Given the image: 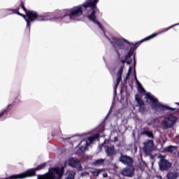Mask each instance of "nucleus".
I'll return each instance as SVG.
<instances>
[{
  "label": "nucleus",
  "instance_id": "dca6fc26",
  "mask_svg": "<svg viewBox=\"0 0 179 179\" xmlns=\"http://www.w3.org/2000/svg\"><path fill=\"white\" fill-rule=\"evenodd\" d=\"M178 173L177 172H169L168 174H167V178L168 179H176V178H178Z\"/></svg>",
  "mask_w": 179,
  "mask_h": 179
},
{
  "label": "nucleus",
  "instance_id": "7ed1b4c3",
  "mask_svg": "<svg viewBox=\"0 0 179 179\" xmlns=\"http://www.w3.org/2000/svg\"><path fill=\"white\" fill-rule=\"evenodd\" d=\"M66 166H70L74 169H77L79 171L82 170V165L80 162L76 158H69L67 161L64 162V166L59 168H52L49 170L48 173L44 175H38V179H61L64 176V170Z\"/></svg>",
  "mask_w": 179,
  "mask_h": 179
},
{
  "label": "nucleus",
  "instance_id": "4be33fe9",
  "mask_svg": "<svg viewBox=\"0 0 179 179\" xmlns=\"http://www.w3.org/2000/svg\"><path fill=\"white\" fill-rule=\"evenodd\" d=\"M147 124L148 125H153V124H155V119L150 117V119H148L147 120Z\"/></svg>",
  "mask_w": 179,
  "mask_h": 179
},
{
  "label": "nucleus",
  "instance_id": "bb28decb",
  "mask_svg": "<svg viewBox=\"0 0 179 179\" xmlns=\"http://www.w3.org/2000/svg\"><path fill=\"white\" fill-rule=\"evenodd\" d=\"M131 71H132V69L131 67H129L128 73H127V76L126 77V80H127V79H128V78H129V74L131 73Z\"/></svg>",
  "mask_w": 179,
  "mask_h": 179
},
{
  "label": "nucleus",
  "instance_id": "a878e982",
  "mask_svg": "<svg viewBox=\"0 0 179 179\" xmlns=\"http://www.w3.org/2000/svg\"><path fill=\"white\" fill-rule=\"evenodd\" d=\"M8 112V110L4 109L2 111L0 112V118L1 117H2V115H3V114H6V113Z\"/></svg>",
  "mask_w": 179,
  "mask_h": 179
},
{
  "label": "nucleus",
  "instance_id": "f8f14e48",
  "mask_svg": "<svg viewBox=\"0 0 179 179\" xmlns=\"http://www.w3.org/2000/svg\"><path fill=\"white\" fill-rule=\"evenodd\" d=\"M135 100L137 103L136 106L139 107V112L143 113L145 111V106L143 105V101L139 98V95L137 94L135 96Z\"/></svg>",
  "mask_w": 179,
  "mask_h": 179
},
{
  "label": "nucleus",
  "instance_id": "f3484780",
  "mask_svg": "<svg viewBox=\"0 0 179 179\" xmlns=\"http://www.w3.org/2000/svg\"><path fill=\"white\" fill-rule=\"evenodd\" d=\"M66 179H75V176H76V172L73 171H69L66 173Z\"/></svg>",
  "mask_w": 179,
  "mask_h": 179
},
{
  "label": "nucleus",
  "instance_id": "1a4fd4ad",
  "mask_svg": "<svg viewBox=\"0 0 179 179\" xmlns=\"http://www.w3.org/2000/svg\"><path fill=\"white\" fill-rule=\"evenodd\" d=\"M159 166L160 170H162V171H164L169 170V169H171L172 164L168 160L162 159L159 162Z\"/></svg>",
  "mask_w": 179,
  "mask_h": 179
},
{
  "label": "nucleus",
  "instance_id": "20e7f679",
  "mask_svg": "<svg viewBox=\"0 0 179 179\" xmlns=\"http://www.w3.org/2000/svg\"><path fill=\"white\" fill-rule=\"evenodd\" d=\"M105 37L106 38H107V40H109L113 47H115V50L117 52L119 59H121V55H120V52H123V51H126V50H128V46H127V44H131L129 43V41L122 38H120L114 36L109 38L106 35H105Z\"/></svg>",
  "mask_w": 179,
  "mask_h": 179
},
{
  "label": "nucleus",
  "instance_id": "2eb2a0df",
  "mask_svg": "<svg viewBox=\"0 0 179 179\" xmlns=\"http://www.w3.org/2000/svg\"><path fill=\"white\" fill-rule=\"evenodd\" d=\"M103 171H104V169H96L93 171H90V173H91L94 177H98Z\"/></svg>",
  "mask_w": 179,
  "mask_h": 179
},
{
  "label": "nucleus",
  "instance_id": "6e6552de",
  "mask_svg": "<svg viewBox=\"0 0 179 179\" xmlns=\"http://www.w3.org/2000/svg\"><path fill=\"white\" fill-rule=\"evenodd\" d=\"M176 121H177V117H174L173 115H169L164 117L161 123L163 129L173 128V127H174V124H176Z\"/></svg>",
  "mask_w": 179,
  "mask_h": 179
},
{
  "label": "nucleus",
  "instance_id": "5701e85b",
  "mask_svg": "<svg viewBox=\"0 0 179 179\" xmlns=\"http://www.w3.org/2000/svg\"><path fill=\"white\" fill-rule=\"evenodd\" d=\"M104 131V125L100 124L97 128V132L100 134V132H103Z\"/></svg>",
  "mask_w": 179,
  "mask_h": 179
},
{
  "label": "nucleus",
  "instance_id": "6ab92c4d",
  "mask_svg": "<svg viewBox=\"0 0 179 179\" xmlns=\"http://www.w3.org/2000/svg\"><path fill=\"white\" fill-rule=\"evenodd\" d=\"M104 161L105 159H97L93 163V165L98 166H103V164H104Z\"/></svg>",
  "mask_w": 179,
  "mask_h": 179
},
{
  "label": "nucleus",
  "instance_id": "4468645a",
  "mask_svg": "<svg viewBox=\"0 0 179 179\" xmlns=\"http://www.w3.org/2000/svg\"><path fill=\"white\" fill-rule=\"evenodd\" d=\"M106 152L108 156H113V155H115V153H117V151H115V149L114 148V145L107 147Z\"/></svg>",
  "mask_w": 179,
  "mask_h": 179
},
{
  "label": "nucleus",
  "instance_id": "ddd939ff",
  "mask_svg": "<svg viewBox=\"0 0 179 179\" xmlns=\"http://www.w3.org/2000/svg\"><path fill=\"white\" fill-rule=\"evenodd\" d=\"M134 169L133 166H130L129 169H124L121 171V174L126 177H132L134 176Z\"/></svg>",
  "mask_w": 179,
  "mask_h": 179
},
{
  "label": "nucleus",
  "instance_id": "aec40b11",
  "mask_svg": "<svg viewBox=\"0 0 179 179\" xmlns=\"http://www.w3.org/2000/svg\"><path fill=\"white\" fill-rule=\"evenodd\" d=\"M142 134L143 135H146L148 138H153V133L150 131H145Z\"/></svg>",
  "mask_w": 179,
  "mask_h": 179
},
{
  "label": "nucleus",
  "instance_id": "f03ea898",
  "mask_svg": "<svg viewBox=\"0 0 179 179\" xmlns=\"http://www.w3.org/2000/svg\"><path fill=\"white\" fill-rule=\"evenodd\" d=\"M179 23L175 24L165 29H164L162 31L157 33V34H152V35H150L149 36H147L144 39L141 40V41L138 42L136 44L133 45V47H131L129 51V52L125 55L124 59H122L121 62L119 64L120 69L117 73V78H116V83L114 85V90L115 93L117 92V87H118V85H120V82H121V78L122 76V71H124V64L125 62L127 64V65H130L131 62L127 61L129 58H131L132 55H134V52L138 48V44H141V43H143V41H148V40H152V38L156 37V36L159 34H162V33H164V31H167L168 30H170V29H172V27H174L176 26H178Z\"/></svg>",
  "mask_w": 179,
  "mask_h": 179
},
{
  "label": "nucleus",
  "instance_id": "0eeeda50",
  "mask_svg": "<svg viewBox=\"0 0 179 179\" xmlns=\"http://www.w3.org/2000/svg\"><path fill=\"white\" fill-rule=\"evenodd\" d=\"M99 135L95 134L93 136L87 137L86 139L83 140L80 143V148L77 152L78 155H82V153H85L86 152V149L87 148V146H89L93 141L95 139H98Z\"/></svg>",
  "mask_w": 179,
  "mask_h": 179
},
{
  "label": "nucleus",
  "instance_id": "9b49d317",
  "mask_svg": "<svg viewBox=\"0 0 179 179\" xmlns=\"http://www.w3.org/2000/svg\"><path fill=\"white\" fill-rule=\"evenodd\" d=\"M120 162L126 164V166H132L133 160L132 158L126 155H122L120 159Z\"/></svg>",
  "mask_w": 179,
  "mask_h": 179
},
{
  "label": "nucleus",
  "instance_id": "423d86ee",
  "mask_svg": "<svg viewBox=\"0 0 179 179\" xmlns=\"http://www.w3.org/2000/svg\"><path fill=\"white\" fill-rule=\"evenodd\" d=\"M45 167V163L41 164L36 168L31 169L27 170L26 172L18 174V175H13L10 176L8 179H23L27 178V177H33L36 176V171H38L40 170H43Z\"/></svg>",
  "mask_w": 179,
  "mask_h": 179
},
{
  "label": "nucleus",
  "instance_id": "393cba45",
  "mask_svg": "<svg viewBox=\"0 0 179 179\" xmlns=\"http://www.w3.org/2000/svg\"><path fill=\"white\" fill-rule=\"evenodd\" d=\"M6 12L8 15H13L15 13V10L13 9H6Z\"/></svg>",
  "mask_w": 179,
  "mask_h": 179
},
{
  "label": "nucleus",
  "instance_id": "c756f323",
  "mask_svg": "<svg viewBox=\"0 0 179 179\" xmlns=\"http://www.w3.org/2000/svg\"><path fill=\"white\" fill-rule=\"evenodd\" d=\"M84 174H85L86 176H89V173H85Z\"/></svg>",
  "mask_w": 179,
  "mask_h": 179
},
{
  "label": "nucleus",
  "instance_id": "412c9836",
  "mask_svg": "<svg viewBox=\"0 0 179 179\" xmlns=\"http://www.w3.org/2000/svg\"><path fill=\"white\" fill-rule=\"evenodd\" d=\"M174 149H176V147L173 146V145H170L168 146L165 148V150H166V152H173Z\"/></svg>",
  "mask_w": 179,
  "mask_h": 179
},
{
  "label": "nucleus",
  "instance_id": "a211bd4d",
  "mask_svg": "<svg viewBox=\"0 0 179 179\" xmlns=\"http://www.w3.org/2000/svg\"><path fill=\"white\" fill-rule=\"evenodd\" d=\"M135 79L136 85H138V92L141 93H145V89H143V87H142V85L139 83V81H138V79H136V75H135Z\"/></svg>",
  "mask_w": 179,
  "mask_h": 179
},
{
  "label": "nucleus",
  "instance_id": "9d476101",
  "mask_svg": "<svg viewBox=\"0 0 179 179\" xmlns=\"http://www.w3.org/2000/svg\"><path fill=\"white\" fill-rule=\"evenodd\" d=\"M143 150L145 152V153H148L149 152H152L153 150V141L152 140H147L145 142L143 143Z\"/></svg>",
  "mask_w": 179,
  "mask_h": 179
},
{
  "label": "nucleus",
  "instance_id": "f257e3e1",
  "mask_svg": "<svg viewBox=\"0 0 179 179\" xmlns=\"http://www.w3.org/2000/svg\"><path fill=\"white\" fill-rule=\"evenodd\" d=\"M97 3L99 0H87L82 5L74 6L70 9L63 10L60 13V17L54 15L52 13H45L39 15L37 12L33 10H27L24 6L21 5L22 9L25 12L26 15L17 12V15L22 16L27 22V31H30V23L36 20L40 22H59L60 23H71L72 20L79 22L81 20L80 15L83 14L84 10H87L86 15L87 19L92 22L94 24H96L102 31H104V28L101 24L97 21L96 13L99 12L97 8Z\"/></svg>",
  "mask_w": 179,
  "mask_h": 179
},
{
  "label": "nucleus",
  "instance_id": "7c9ffc66",
  "mask_svg": "<svg viewBox=\"0 0 179 179\" xmlns=\"http://www.w3.org/2000/svg\"><path fill=\"white\" fill-rule=\"evenodd\" d=\"M178 157H179V151H178Z\"/></svg>",
  "mask_w": 179,
  "mask_h": 179
},
{
  "label": "nucleus",
  "instance_id": "b1692460",
  "mask_svg": "<svg viewBox=\"0 0 179 179\" xmlns=\"http://www.w3.org/2000/svg\"><path fill=\"white\" fill-rule=\"evenodd\" d=\"M101 173L103 178H107V177H108V173L107 172V170L103 169V171H102Z\"/></svg>",
  "mask_w": 179,
  "mask_h": 179
},
{
  "label": "nucleus",
  "instance_id": "2f4dec72",
  "mask_svg": "<svg viewBox=\"0 0 179 179\" xmlns=\"http://www.w3.org/2000/svg\"><path fill=\"white\" fill-rule=\"evenodd\" d=\"M176 104H178V105H179V103H176Z\"/></svg>",
  "mask_w": 179,
  "mask_h": 179
},
{
  "label": "nucleus",
  "instance_id": "39448f33",
  "mask_svg": "<svg viewBox=\"0 0 179 179\" xmlns=\"http://www.w3.org/2000/svg\"><path fill=\"white\" fill-rule=\"evenodd\" d=\"M145 100H147L148 102L150 101L152 108L155 110H162L163 111H164V110H171L174 111V108L165 106L160 103L157 99L150 92L145 93Z\"/></svg>",
  "mask_w": 179,
  "mask_h": 179
},
{
  "label": "nucleus",
  "instance_id": "cd10ccee",
  "mask_svg": "<svg viewBox=\"0 0 179 179\" xmlns=\"http://www.w3.org/2000/svg\"><path fill=\"white\" fill-rule=\"evenodd\" d=\"M73 139H79L78 136L73 137Z\"/></svg>",
  "mask_w": 179,
  "mask_h": 179
},
{
  "label": "nucleus",
  "instance_id": "c85d7f7f",
  "mask_svg": "<svg viewBox=\"0 0 179 179\" xmlns=\"http://www.w3.org/2000/svg\"><path fill=\"white\" fill-rule=\"evenodd\" d=\"M10 106H12V105H8V106H7V110H8L9 109V107H10Z\"/></svg>",
  "mask_w": 179,
  "mask_h": 179
}]
</instances>
